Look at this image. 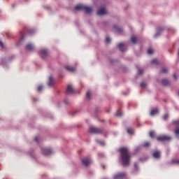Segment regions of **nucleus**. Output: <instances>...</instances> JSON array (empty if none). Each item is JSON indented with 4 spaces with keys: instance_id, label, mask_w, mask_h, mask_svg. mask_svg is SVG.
Returning <instances> with one entry per match:
<instances>
[{
    "instance_id": "f257e3e1",
    "label": "nucleus",
    "mask_w": 179,
    "mask_h": 179,
    "mask_svg": "<svg viewBox=\"0 0 179 179\" xmlns=\"http://www.w3.org/2000/svg\"><path fill=\"white\" fill-rule=\"evenodd\" d=\"M120 152V157L122 158V163H123V166H127L129 164L131 155L128 150L125 147H123L119 150Z\"/></svg>"
},
{
    "instance_id": "f03ea898",
    "label": "nucleus",
    "mask_w": 179,
    "mask_h": 179,
    "mask_svg": "<svg viewBox=\"0 0 179 179\" xmlns=\"http://www.w3.org/2000/svg\"><path fill=\"white\" fill-rule=\"evenodd\" d=\"M74 10L77 11H84L87 14H90L92 13V9L91 7L87 6L84 4H78L74 7Z\"/></svg>"
},
{
    "instance_id": "7ed1b4c3",
    "label": "nucleus",
    "mask_w": 179,
    "mask_h": 179,
    "mask_svg": "<svg viewBox=\"0 0 179 179\" xmlns=\"http://www.w3.org/2000/svg\"><path fill=\"white\" fill-rule=\"evenodd\" d=\"M171 140V137L167 135H161L157 137V141L160 142L169 141Z\"/></svg>"
},
{
    "instance_id": "20e7f679",
    "label": "nucleus",
    "mask_w": 179,
    "mask_h": 179,
    "mask_svg": "<svg viewBox=\"0 0 179 179\" xmlns=\"http://www.w3.org/2000/svg\"><path fill=\"white\" fill-rule=\"evenodd\" d=\"M102 129L100 128H97L95 127H90V132L92 134H101L102 133Z\"/></svg>"
},
{
    "instance_id": "39448f33",
    "label": "nucleus",
    "mask_w": 179,
    "mask_h": 179,
    "mask_svg": "<svg viewBox=\"0 0 179 179\" xmlns=\"http://www.w3.org/2000/svg\"><path fill=\"white\" fill-rule=\"evenodd\" d=\"M40 55L43 59H46L48 57L49 51L47 49H42L40 51Z\"/></svg>"
},
{
    "instance_id": "423d86ee",
    "label": "nucleus",
    "mask_w": 179,
    "mask_h": 179,
    "mask_svg": "<svg viewBox=\"0 0 179 179\" xmlns=\"http://www.w3.org/2000/svg\"><path fill=\"white\" fill-rule=\"evenodd\" d=\"M173 124L177 127L174 132H175L176 136L177 138H179V120L173 121Z\"/></svg>"
},
{
    "instance_id": "0eeeda50",
    "label": "nucleus",
    "mask_w": 179,
    "mask_h": 179,
    "mask_svg": "<svg viewBox=\"0 0 179 179\" xmlns=\"http://www.w3.org/2000/svg\"><path fill=\"white\" fill-rule=\"evenodd\" d=\"M81 162H83V164H84V166H88L92 164V159L88 157L83 158V159H81Z\"/></svg>"
},
{
    "instance_id": "6e6552de",
    "label": "nucleus",
    "mask_w": 179,
    "mask_h": 179,
    "mask_svg": "<svg viewBox=\"0 0 179 179\" xmlns=\"http://www.w3.org/2000/svg\"><path fill=\"white\" fill-rule=\"evenodd\" d=\"M107 14H108V12L105 8H101V9H99L98 12H96V15L98 16H103Z\"/></svg>"
},
{
    "instance_id": "1a4fd4ad",
    "label": "nucleus",
    "mask_w": 179,
    "mask_h": 179,
    "mask_svg": "<svg viewBox=\"0 0 179 179\" xmlns=\"http://www.w3.org/2000/svg\"><path fill=\"white\" fill-rule=\"evenodd\" d=\"M52 153V150L50 148H43V154L45 156H49Z\"/></svg>"
},
{
    "instance_id": "9d476101",
    "label": "nucleus",
    "mask_w": 179,
    "mask_h": 179,
    "mask_svg": "<svg viewBox=\"0 0 179 179\" xmlns=\"http://www.w3.org/2000/svg\"><path fill=\"white\" fill-rule=\"evenodd\" d=\"M117 47L119 48V50H120L121 52L125 51V43H120L119 45H117Z\"/></svg>"
},
{
    "instance_id": "9b49d317",
    "label": "nucleus",
    "mask_w": 179,
    "mask_h": 179,
    "mask_svg": "<svg viewBox=\"0 0 179 179\" xmlns=\"http://www.w3.org/2000/svg\"><path fill=\"white\" fill-rule=\"evenodd\" d=\"M66 69L67 71H69L70 72H75L76 70V68L75 66H66Z\"/></svg>"
},
{
    "instance_id": "f8f14e48",
    "label": "nucleus",
    "mask_w": 179,
    "mask_h": 179,
    "mask_svg": "<svg viewBox=\"0 0 179 179\" xmlns=\"http://www.w3.org/2000/svg\"><path fill=\"white\" fill-rule=\"evenodd\" d=\"M73 92H74V89H73V86L70 85H68L66 92L68 94H71V93H73Z\"/></svg>"
},
{
    "instance_id": "ddd939ff",
    "label": "nucleus",
    "mask_w": 179,
    "mask_h": 179,
    "mask_svg": "<svg viewBox=\"0 0 179 179\" xmlns=\"http://www.w3.org/2000/svg\"><path fill=\"white\" fill-rule=\"evenodd\" d=\"M125 176H126V173H117L116 175H115L114 178H115V179H119V178H122L124 177Z\"/></svg>"
},
{
    "instance_id": "4468645a",
    "label": "nucleus",
    "mask_w": 179,
    "mask_h": 179,
    "mask_svg": "<svg viewBox=\"0 0 179 179\" xmlns=\"http://www.w3.org/2000/svg\"><path fill=\"white\" fill-rule=\"evenodd\" d=\"M54 85H55V80H54L52 76H50L49 78L48 85L50 87H52V86H54Z\"/></svg>"
},
{
    "instance_id": "2eb2a0df",
    "label": "nucleus",
    "mask_w": 179,
    "mask_h": 179,
    "mask_svg": "<svg viewBox=\"0 0 179 179\" xmlns=\"http://www.w3.org/2000/svg\"><path fill=\"white\" fill-rule=\"evenodd\" d=\"M152 157L155 159H159L160 158L161 155H160V152H159V151H155V152H153L152 154Z\"/></svg>"
},
{
    "instance_id": "dca6fc26",
    "label": "nucleus",
    "mask_w": 179,
    "mask_h": 179,
    "mask_svg": "<svg viewBox=\"0 0 179 179\" xmlns=\"http://www.w3.org/2000/svg\"><path fill=\"white\" fill-rule=\"evenodd\" d=\"M113 29L116 30V32L120 34L122 33L123 29L122 28L118 27L117 25L113 26Z\"/></svg>"
},
{
    "instance_id": "f3484780",
    "label": "nucleus",
    "mask_w": 179,
    "mask_h": 179,
    "mask_svg": "<svg viewBox=\"0 0 179 179\" xmlns=\"http://www.w3.org/2000/svg\"><path fill=\"white\" fill-rule=\"evenodd\" d=\"M34 47L32 44L31 43H29L27 45V50H29V51H32L34 50Z\"/></svg>"
},
{
    "instance_id": "a211bd4d",
    "label": "nucleus",
    "mask_w": 179,
    "mask_h": 179,
    "mask_svg": "<svg viewBox=\"0 0 179 179\" xmlns=\"http://www.w3.org/2000/svg\"><path fill=\"white\" fill-rule=\"evenodd\" d=\"M130 40H131V42L133 44H136V43H137V37H136L134 36H131Z\"/></svg>"
},
{
    "instance_id": "6ab92c4d",
    "label": "nucleus",
    "mask_w": 179,
    "mask_h": 179,
    "mask_svg": "<svg viewBox=\"0 0 179 179\" xmlns=\"http://www.w3.org/2000/svg\"><path fill=\"white\" fill-rule=\"evenodd\" d=\"M159 113V110L157 108L152 109L150 111V115H155Z\"/></svg>"
},
{
    "instance_id": "aec40b11",
    "label": "nucleus",
    "mask_w": 179,
    "mask_h": 179,
    "mask_svg": "<svg viewBox=\"0 0 179 179\" xmlns=\"http://www.w3.org/2000/svg\"><path fill=\"white\" fill-rule=\"evenodd\" d=\"M162 85H164V86H166V85H169V80H167V79H163V80H162Z\"/></svg>"
},
{
    "instance_id": "412c9836",
    "label": "nucleus",
    "mask_w": 179,
    "mask_h": 179,
    "mask_svg": "<svg viewBox=\"0 0 179 179\" xmlns=\"http://www.w3.org/2000/svg\"><path fill=\"white\" fill-rule=\"evenodd\" d=\"M163 31V28L159 27V28L157 29V31H158V32H157V33L155 34V38H157V36H159V31Z\"/></svg>"
},
{
    "instance_id": "4be33fe9",
    "label": "nucleus",
    "mask_w": 179,
    "mask_h": 179,
    "mask_svg": "<svg viewBox=\"0 0 179 179\" xmlns=\"http://www.w3.org/2000/svg\"><path fill=\"white\" fill-rule=\"evenodd\" d=\"M151 64H152L157 65L159 64V62H158V60L157 59H153L151 61Z\"/></svg>"
},
{
    "instance_id": "5701e85b",
    "label": "nucleus",
    "mask_w": 179,
    "mask_h": 179,
    "mask_svg": "<svg viewBox=\"0 0 179 179\" xmlns=\"http://www.w3.org/2000/svg\"><path fill=\"white\" fill-rule=\"evenodd\" d=\"M169 72V69L167 68H162L161 73H167Z\"/></svg>"
},
{
    "instance_id": "b1692460",
    "label": "nucleus",
    "mask_w": 179,
    "mask_h": 179,
    "mask_svg": "<svg viewBox=\"0 0 179 179\" xmlns=\"http://www.w3.org/2000/svg\"><path fill=\"white\" fill-rule=\"evenodd\" d=\"M87 98L90 99L92 98V92L90 91L87 92Z\"/></svg>"
},
{
    "instance_id": "393cba45",
    "label": "nucleus",
    "mask_w": 179,
    "mask_h": 179,
    "mask_svg": "<svg viewBox=\"0 0 179 179\" xmlns=\"http://www.w3.org/2000/svg\"><path fill=\"white\" fill-rule=\"evenodd\" d=\"M153 53H154V50H153V49L149 48V49L148 50V55H152Z\"/></svg>"
},
{
    "instance_id": "a878e982",
    "label": "nucleus",
    "mask_w": 179,
    "mask_h": 179,
    "mask_svg": "<svg viewBox=\"0 0 179 179\" xmlns=\"http://www.w3.org/2000/svg\"><path fill=\"white\" fill-rule=\"evenodd\" d=\"M127 133H129V134H132L134 133V129L132 128L127 129Z\"/></svg>"
},
{
    "instance_id": "bb28decb",
    "label": "nucleus",
    "mask_w": 179,
    "mask_h": 179,
    "mask_svg": "<svg viewBox=\"0 0 179 179\" xmlns=\"http://www.w3.org/2000/svg\"><path fill=\"white\" fill-rule=\"evenodd\" d=\"M138 75H143V69H138Z\"/></svg>"
},
{
    "instance_id": "cd10ccee",
    "label": "nucleus",
    "mask_w": 179,
    "mask_h": 179,
    "mask_svg": "<svg viewBox=\"0 0 179 179\" xmlns=\"http://www.w3.org/2000/svg\"><path fill=\"white\" fill-rule=\"evenodd\" d=\"M115 115L116 117H121V116H122V113H121L120 110H117V111L116 112V113L115 114Z\"/></svg>"
},
{
    "instance_id": "c85d7f7f",
    "label": "nucleus",
    "mask_w": 179,
    "mask_h": 179,
    "mask_svg": "<svg viewBox=\"0 0 179 179\" xmlns=\"http://www.w3.org/2000/svg\"><path fill=\"white\" fill-rule=\"evenodd\" d=\"M149 135H150V137L155 138V131H150Z\"/></svg>"
},
{
    "instance_id": "c756f323",
    "label": "nucleus",
    "mask_w": 179,
    "mask_h": 179,
    "mask_svg": "<svg viewBox=\"0 0 179 179\" xmlns=\"http://www.w3.org/2000/svg\"><path fill=\"white\" fill-rule=\"evenodd\" d=\"M172 164H179V159H172Z\"/></svg>"
},
{
    "instance_id": "7c9ffc66",
    "label": "nucleus",
    "mask_w": 179,
    "mask_h": 179,
    "mask_svg": "<svg viewBox=\"0 0 179 179\" xmlns=\"http://www.w3.org/2000/svg\"><path fill=\"white\" fill-rule=\"evenodd\" d=\"M140 86H141V87H145L147 86V84H146L145 82H141V83H140Z\"/></svg>"
},
{
    "instance_id": "2f4dec72",
    "label": "nucleus",
    "mask_w": 179,
    "mask_h": 179,
    "mask_svg": "<svg viewBox=\"0 0 179 179\" xmlns=\"http://www.w3.org/2000/svg\"><path fill=\"white\" fill-rule=\"evenodd\" d=\"M150 145V143L148 141H147L146 143H143V147H145V148H148Z\"/></svg>"
},
{
    "instance_id": "473e14b6",
    "label": "nucleus",
    "mask_w": 179,
    "mask_h": 179,
    "mask_svg": "<svg viewBox=\"0 0 179 179\" xmlns=\"http://www.w3.org/2000/svg\"><path fill=\"white\" fill-rule=\"evenodd\" d=\"M106 43H110L111 42V38L109 37H106Z\"/></svg>"
},
{
    "instance_id": "72a5a7b5",
    "label": "nucleus",
    "mask_w": 179,
    "mask_h": 179,
    "mask_svg": "<svg viewBox=\"0 0 179 179\" xmlns=\"http://www.w3.org/2000/svg\"><path fill=\"white\" fill-rule=\"evenodd\" d=\"M43 89V85H39L38 87V92H41V90Z\"/></svg>"
},
{
    "instance_id": "f704fd0d",
    "label": "nucleus",
    "mask_w": 179,
    "mask_h": 179,
    "mask_svg": "<svg viewBox=\"0 0 179 179\" xmlns=\"http://www.w3.org/2000/svg\"><path fill=\"white\" fill-rule=\"evenodd\" d=\"M168 117H169V114H165V115H164V117H163V119H164V120H166L168 119Z\"/></svg>"
},
{
    "instance_id": "c9c22d12",
    "label": "nucleus",
    "mask_w": 179,
    "mask_h": 179,
    "mask_svg": "<svg viewBox=\"0 0 179 179\" xmlns=\"http://www.w3.org/2000/svg\"><path fill=\"white\" fill-rule=\"evenodd\" d=\"M96 143L101 144V145H104L103 141H99V140H96Z\"/></svg>"
},
{
    "instance_id": "e433bc0d",
    "label": "nucleus",
    "mask_w": 179,
    "mask_h": 179,
    "mask_svg": "<svg viewBox=\"0 0 179 179\" xmlns=\"http://www.w3.org/2000/svg\"><path fill=\"white\" fill-rule=\"evenodd\" d=\"M0 47H1V48H3V42L1 41H0Z\"/></svg>"
},
{
    "instance_id": "4c0bfd02",
    "label": "nucleus",
    "mask_w": 179,
    "mask_h": 179,
    "mask_svg": "<svg viewBox=\"0 0 179 179\" xmlns=\"http://www.w3.org/2000/svg\"><path fill=\"white\" fill-rule=\"evenodd\" d=\"M39 138L38 136L35 137L34 141L37 143H38Z\"/></svg>"
},
{
    "instance_id": "58836bf2",
    "label": "nucleus",
    "mask_w": 179,
    "mask_h": 179,
    "mask_svg": "<svg viewBox=\"0 0 179 179\" xmlns=\"http://www.w3.org/2000/svg\"><path fill=\"white\" fill-rule=\"evenodd\" d=\"M173 78H174L175 80H177V78H178V77H177V76H176V73H174V74L173 75Z\"/></svg>"
},
{
    "instance_id": "ea45409f",
    "label": "nucleus",
    "mask_w": 179,
    "mask_h": 179,
    "mask_svg": "<svg viewBox=\"0 0 179 179\" xmlns=\"http://www.w3.org/2000/svg\"><path fill=\"white\" fill-rule=\"evenodd\" d=\"M32 33H34V30H29V34H32Z\"/></svg>"
},
{
    "instance_id": "a19ab883",
    "label": "nucleus",
    "mask_w": 179,
    "mask_h": 179,
    "mask_svg": "<svg viewBox=\"0 0 179 179\" xmlns=\"http://www.w3.org/2000/svg\"><path fill=\"white\" fill-rule=\"evenodd\" d=\"M137 166H138L137 164H134V167L137 168Z\"/></svg>"
},
{
    "instance_id": "79ce46f5",
    "label": "nucleus",
    "mask_w": 179,
    "mask_h": 179,
    "mask_svg": "<svg viewBox=\"0 0 179 179\" xmlns=\"http://www.w3.org/2000/svg\"><path fill=\"white\" fill-rule=\"evenodd\" d=\"M21 34H22V38H21V40H22L23 39V34H22V32H21Z\"/></svg>"
},
{
    "instance_id": "37998d69",
    "label": "nucleus",
    "mask_w": 179,
    "mask_h": 179,
    "mask_svg": "<svg viewBox=\"0 0 179 179\" xmlns=\"http://www.w3.org/2000/svg\"><path fill=\"white\" fill-rule=\"evenodd\" d=\"M102 167L103 168V169H106L105 165H102Z\"/></svg>"
},
{
    "instance_id": "c03bdc74",
    "label": "nucleus",
    "mask_w": 179,
    "mask_h": 179,
    "mask_svg": "<svg viewBox=\"0 0 179 179\" xmlns=\"http://www.w3.org/2000/svg\"><path fill=\"white\" fill-rule=\"evenodd\" d=\"M178 57H179V50H178Z\"/></svg>"
},
{
    "instance_id": "a18cd8bd",
    "label": "nucleus",
    "mask_w": 179,
    "mask_h": 179,
    "mask_svg": "<svg viewBox=\"0 0 179 179\" xmlns=\"http://www.w3.org/2000/svg\"><path fill=\"white\" fill-rule=\"evenodd\" d=\"M178 94H179V92H178Z\"/></svg>"
}]
</instances>
